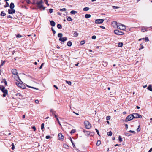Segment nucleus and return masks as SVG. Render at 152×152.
Here are the masks:
<instances>
[{"instance_id": "obj_1", "label": "nucleus", "mask_w": 152, "mask_h": 152, "mask_svg": "<svg viewBox=\"0 0 152 152\" xmlns=\"http://www.w3.org/2000/svg\"><path fill=\"white\" fill-rule=\"evenodd\" d=\"M12 74L15 75L14 77L16 81L18 82H19V80L21 82L23 83L21 81V80L19 78V77L17 75V70L15 69H13L12 70Z\"/></svg>"}, {"instance_id": "obj_2", "label": "nucleus", "mask_w": 152, "mask_h": 152, "mask_svg": "<svg viewBox=\"0 0 152 152\" xmlns=\"http://www.w3.org/2000/svg\"><path fill=\"white\" fill-rule=\"evenodd\" d=\"M43 3L42 0L39 2H37L36 3V4L37 5L38 7L40 9H42L43 10H44L45 9V7H44L43 5L42 4Z\"/></svg>"}, {"instance_id": "obj_3", "label": "nucleus", "mask_w": 152, "mask_h": 152, "mask_svg": "<svg viewBox=\"0 0 152 152\" xmlns=\"http://www.w3.org/2000/svg\"><path fill=\"white\" fill-rule=\"evenodd\" d=\"M132 115L133 116V118H142V116L141 115L137 113H134L132 114Z\"/></svg>"}, {"instance_id": "obj_4", "label": "nucleus", "mask_w": 152, "mask_h": 152, "mask_svg": "<svg viewBox=\"0 0 152 152\" xmlns=\"http://www.w3.org/2000/svg\"><path fill=\"white\" fill-rule=\"evenodd\" d=\"M84 124L86 129H89L91 128V125L88 121H85L84 122Z\"/></svg>"}, {"instance_id": "obj_5", "label": "nucleus", "mask_w": 152, "mask_h": 152, "mask_svg": "<svg viewBox=\"0 0 152 152\" xmlns=\"http://www.w3.org/2000/svg\"><path fill=\"white\" fill-rule=\"evenodd\" d=\"M117 28L120 30H124L126 29V27L124 25L119 23L117 25Z\"/></svg>"}, {"instance_id": "obj_6", "label": "nucleus", "mask_w": 152, "mask_h": 152, "mask_svg": "<svg viewBox=\"0 0 152 152\" xmlns=\"http://www.w3.org/2000/svg\"><path fill=\"white\" fill-rule=\"evenodd\" d=\"M114 33L117 35H121L124 34V33L118 29H116L114 31Z\"/></svg>"}, {"instance_id": "obj_7", "label": "nucleus", "mask_w": 152, "mask_h": 152, "mask_svg": "<svg viewBox=\"0 0 152 152\" xmlns=\"http://www.w3.org/2000/svg\"><path fill=\"white\" fill-rule=\"evenodd\" d=\"M133 119V116L132 114H130L125 119V121L126 122H128L129 121L132 120Z\"/></svg>"}, {"instance_id": "obj_8", "label": "nucleus", "mask_w": 152, "mask_h": 152, "mask_svg": "<svg viewBox=\"0 0 152 152\" xmlns=\"http://www.w3.org/2000/svg\"><path fill=\"white\" fill-rule=\"evenodd\" d=\"M104 21V20L103 19H97L95 20V22L96 24H101L103 23Z\"/></svg>"}, {"instance_id": "obj_9", "label": "nucleus", "mask_w": 152, "mask_h": 152, "mask_svg": "<svg viewBox=\"0 0 152 152\" xmlns=\"http://www.w3.org/2000/svg\"><path fill=\"white\" fill-rule=\"evenodd\" d=\"M2 91L3 93V97H5L6 95L8 94V91L7 89L5 88V89H4Z\"/></svg>"}, {"instance_id": "obj_10", "label": "nucleus", "mask_w": 152, "mask_h": 152, "mask_svg": "<svg viewBox=\"0 0 152 152\" xmlns=\"http://www.w3.org/2000/svg\"><path fill=\"white\" fill-rule=\"evenodd\" d=\"M15 10H13V9L11 10H8V13L9 14H12L13 13H15Z\"/></svg>"}, {"instance_id": "obj_11", "label": "nucleus", "mask_w": 152, "mask_h": 152, "mask_svg": "<svg viewBox=\"0 0 152 152\" xmlns=\"http://www.w3.org/2000/svg\"><path fill=\"white\" fill-rule=\"evenodd\" d=\"M67 39V38L66 37H62L61 38H60L59 39V40L60 41L64 42L66 41Z\"/></svg>"}, {"instance_id": "obj_12", "label": "nucleus", "mask_w": 152, "mask_h": 152, "mask_svg": "<svg viewBox=\"0 0 152 152\" xmlns=\"http://www.w3.org/2000/svg\"><path fill=\"white\" fill-rule=\"evenodd\" d=\"M58 137L60 140L63 139L64 138V136L61 133H59L58 134Z\"/></svg>"}, {"instance_id": "obj_13", "label": "nucleus", "mask_w": 152, "mask_h": 152, "mask_svg": "<svg viewBox=\"0 0 152 152\" xmlns=\"http://www.w3.org/2000/svg\"><path fill=\"white\" fill-rule=\"evenodd\" d=\"M72 32H74V33L73 34V37H77L79 35L78 33L77 32L72 31Z\"/></svg>"}, {"instance_id": "obj_14", "label": "nucleus", "mask_w": 152, "mask_h": 152, "mask_svg": "<svg viewBox=\"0 0 152 152\" xmlns=\"http://www.w3.org/2000/svg\"><path fill=\"white\" fill-rule=\"evenodd\" d=\"M83 132L85 133V135L88 136L90 135V133L89 131L83 130Z\"/></svg>"}, {"instance_id": "obj_15", "label": "nucleus", "mask_w": 152, "mask_h": 152, "mask_svg": "<svg viewBox=\"0 0 152 152\" xmlns=\"http://www.w3.org/2000/svg\"><path fill=\"white\" fill-rule=\"evenodd\" d=\"M16 84L19 87H20V88H24V87H22V84L21 83H18L17 82H16Z\"/></svg>"}, {"instance_id": "obj_16", "label": "nucleus", "mask_w": 152, "mask_h": 152, "mask_svg": "<svg viewBox=\"0 0 152 152\" xmlns=\"http://www.w3.org/2000/svg\"><path fill=\"white\" fill-rule=\"evenodd\" d=\"M50 25H51V26L53 27L55 26L56 25V23L54 21L52 20L50 21Z\"/></svg>"}, {"instance_id": "obj_17", "label": "nucleus", "mask_w": 152, "mask_h": 152, "mask_svg": "<svg viewBox=\"0 0 152 152\" xmlns=\"http://www.w3.org/2000/svg\"><path fill=\"white\" fill-rule=\"evenodd\" d=\"M10 8L11 9H13L15 7V5L14 3L12 2L10 3Z\"/></svg>"}, {"instance_id": "obj_18", "label": "nucleus", "mask_w": 152, "mask_h": 152, "mask_svg": "<svg viewBox=\"0 0 152 152\" xmlns=\"http://www.w3.org/2000/svg\"><path fill=\"white\" fill-rule=\"evenodd\" d=\"M66 20L68 21H72L73 20L70 17L66 16Z\"/></svg>"}, {"instance_id": "obj_19", "label": "nucleus", "mask_w": 152, "mask_h": 152, "mask_svg": "<svg viewBox=\"0 0 152 152\" xmlns=\"http://www.w3.org/2000/svg\"><path fill=\"white\" fill-rule=\"evenodd\" d=\"M112 24L113 25L114 27L116 25L117 26V25H118L117 22L115 21L113 22H112Z\"/></svg>"}, {"instance_id": "obj_20", "label": "nucleus", "mask_w": 152, "mask_h": 152, "mask_svg": "<svg viewBox=\"0 0 152 152\" xmlns=\"http://www.w3.org/2000/svg\"><path fill=\"white\" fill-rule=\"evenodd\" d=\"M67 45L68 46L70 47L72 46V43L71 41H69L67 42Z\"/></svg>"}, {"instance_id": "obj_21", "label": "nucleus", "mask_w": 152, "mask_h": 152, "mask_svg": "<svg viewBox=\"0 0 152 152\" xmlns=\"http://www.w3.org/2000/svg\"><path fill=\"white\" fill-rule=\"evenodd\" d=\"M147 89L150 91H152V86L151 85L149 86L147 88Z\"/></svg>"}, {"instance_id": "obj_22", "label": "nucleus", "mask_w": 152, "mask_h": 152, "mask_svg": "<svg viewBox=\"0 0 152 152\" xmlns=\"http://www.w3.org/2000/svg\"><path fill=\"white\" fill-rule=\"evenodd\" d=\"M123 45V43L121 42H120L118 43V46L119 47H122Z\"/></svg>"}, {"instance_id": "obj_23", "label": "nucleus", "mask_w": 152, "mask_h": 152, "mask_svg": "<svg viewBox=\"0 0 152 152\" xmlns=\"http://www.w3.org/2000/svg\"><path fill=\"white\" fill-rule=\"evenodd\" d=\"M6 15V14L4 12V11H2L0 14V16H4Z\"/></svg>"}, {"instance_id": "obj_24", "label": "nucleus", "mask_w": 152, "mask_h": 152, "mask_svg": "<svg viewBox=\"0 0 152 152\" xmlns=\"http://www.w3.org/2000/svg\"><path fill=\"white\" fill-rule=\"evenodd\" d=\"M91 15L90 14H86L85 15V17L86 18H90Z\"/></svg>"}, {"instance_id": "obj_25", "label": "nucleus", "mask_w": 152, "mask_h": 152, "mask_svg": "<svg viewBox=\"0 0 152 152\" xmlns=\"http://www.w3.org/2000/svg\"><path fill=\"white\" fill-rule=\"evenodd\" d=\"M147 31L145 27H143L141 29V31H142L144 32L145 31Z\"/></svg>"}, {"instance_id": "obj_26", "label": "nucleus", "mask_w": 152, "mask_h": 152, "mask_svg": "<svg viewBox=\"0 0 152 152\" xmlns=\"http://www.w3.org/2000/svg\"><path fill=\"white\" fill-rule=\"evenodd\" d=\"M5 87L2 86H0V90H1V91H2L4 89H5Z\"/></svg>"}, {"instance_id": "obj_27", "label": "nucleus", "mask_w": 152, "mask_h": 152, "mask_svg": "<svg viewBox=\"0 0 152 152\" xmlns=\"http://www.w3.org/2000/svg\"><path fill=\"white\" fill-rule=\"evenodd\" d=\"M77 13V12L74 11V10H72L70 12V13L72 14H75L76 13Z\"/></svg>"}, {"instance_id": "obj_28", "label": "nucleus", "mask_w": 152, "mask_h": 152, "mask_svg": "<svg viewBox=\"0 0 152 152\" xmlns=\"http://www.w3.org/2000/svg\"><path fill=\"white\" fill-rule=\"evenodd\" d=\"M63 36V34L61 33H58V37L60 38H61Z\"/></svg>"}, {"instance_id": "obj_29", "label": "nucleus", "mask_w": 152, "mask_h": 152, "mask_svg": "<svg viewBox=\"0 0 152 152\" xmlns=\"http://www.w3.org/2000/svg\"><path fill=\"white\" fill-rule=\"evenodd\" d=\"M89 10V8L88 7H86L83 9V10L84 11H87Z\"/></svg>"}, {"instance_id": "obj_30", "label": "nucleus", "mask_w": 152, "mask_h": 152, "mask_svg": "<svg viewBox=\"0 0 152 152\" xmlns=\"http://www.w3.org/2000/svg\"><path fill=\"white\" fill-rule=\"evenodd\" d=\"M101 143L100 140H98L96 142V145L97 146H99Z\"/></svg>"}, {"instance_id": "obj_31", "label": "nucleus", "mask_w": 152, "mask_h": 152, "mask_svg": "<svg viewBox=\"0 0 152 152\" xmlns=\"http://www.w3.org/2000/svg\"><path fill=\"white\" fill-rule=\"evenodd\" d=\"M57 27L59 29H61L62 28L61 25L59 24H57Z\"/></svg>"}, {"instance_id": "obj_32", "label": "nucleus", "mask_w": 152, "mask_h": 152, "mask_svg": "<svg viewBox=\"0 0 152 152\" xmlns=\"http://www.w3.org/2000/svg\"><path fill=\"white\" fill-rule=\"evenodd\" d=\"M112 132L111 131H110L107 132V135L109 136H111L112 135Z\"/></svg>"}, {"instance_id": "obj_33", "label": "nucleus", "mask_w": 152, "mask_h": 152, "mask_svg": "<svg viewBox=\"0 0 152 152\" xmlns=\"http://www.w3.org/2000/svg\"><path fill=\"white\" fill-rule=\"evenodd\" d=\"M85 43V41L84 40H82L80 42V44L81 45H83Z\"/></svg>"}, {"instance_id": "obj_34", "label": "nucleus", "mask_w": 152, "mask_h": 152, "mask_svg": "<svg viewBox=\"0 0 152 152\" xmlns=\"http://www.w3.org/2000/svg\"><path fill=\"white\" fill-rule=\"evenodd\" d=\"M44 123H42L41 126V129L43 131V129H44Z\"/></svg>"}, {"instance_id": "obj_35", "label": "nucleus", "mask_w": 152, "mask_h": 152, "mask_svg": "<svg viewBox=\"0 0 152 152\" xmlns=\"http://www.w3.org/2000/svg\"><path fill=\"white\" fill-rule=\"evenodd\" d=\"M118 140L120 142H121L122 141V139L121 137L120 136H119L118 137Z\"/></svg>"}, {"instance_id": "obj_36", "label": "nucleus", "mask_w": 152, "mask_h": 152, "mask_svg": "<svg viewBox=\"0 0 152 152\" xmlns=\"http://www.w3.org/2000/svg\"><path fill=\"white\" fill-rule=\"evenodd\" d=\"M9 6V4L7 2H6V5L4 6V7L6 8Z\"/></svg>"}, {"instance_id": "obj_37", "label": "nucleus", "mask_w": 152, "mask_h": 152, "mask_svg": "<svg viewBox=\"0 0 152 152\" xmlns=\"http://www.w3.org/2000/svg\"><path fill=\"white\" fill-rule=\"evenodd\" d=\"M124 134L126 136H130L131 135H132L131 134L129 133H125Z\"/></svg>"}, {"instance_id": "obj_38", "label": "nucleus", "mask_w": 152, "mask_h": 152, "mask_svg": "<svg viewBox=\"0 0 152 152\" xmlns=\"http://www.w3.org/2000/svg\"><path fill=\"white\" fill-rule=\"evenodd\" d=\"M51 29L53 33V34H55V33H56V31L54 30L53 28V27H51Z\"/></svg>"}, {"instance_id": "obj_39", "label": "nucleus", "mask_w": 152, "mask_h": 152, "mask_svg": "<svg viewBox=\"0 0 152 152\" xmlns=\"http://www.w3.org/2000/svg\"><path fill=\"white\" fill-rule=\"evenodd\" d=\"M76 131V130L75 129H72L70 132V133L71 134L74 133Z\"/></svg>"}, {"instance_id": "obj_40", "label": "nucleus", "mask_w": 152, "mask_h": 152, "mask_svg": "<svg viewBox=\"0 0 152 152\" xmlns=\"http://www.w3.org/2000/svg\"><path fill=\"white\" fill-rule=\"evenodd\" d=\"M66 9L65 8L61 9L60 10L61 11H66Z\"/></svg>"}, {"instance_id": "obj_41", "label": "nucleus", "mask_w": 152, "mask_h": 152, "mask_svg": "<svg viewBox=\"0 0 152 152\" xmlns=\"http://www.w3.org/2000/svg\"><path fill=\"white\" fill-rule=\"evenodd\" d=\"M112 8L113 9H118L120 8L119 7H118L116 6H112Z\"/></svg>"}, {"instance_id": "obj_42", "label": "nucleus", "mask_w": 152, "mask_h": 152, "mask_svg": "<svg viewBox=\"0 0 152 152\" xmlns=\"http://www.w3.org/2000/svg\"><path fill=\"white\" fill-rule=\"evenodd\" d=\"M63 146L64 147V148H69V146L68 145H66V144H64L63 145Z\"/></svg>"}, {"instance_id": "obj_43", "label": "nucleus", "mask_w": 152, "mask_h": 152, "mask_svg": "<svg viewBox=\"0 0 152 152\" xmlns=\"http://www.w3.org/2000/svg\"><path fill=\"white\" fill-rule=\"evenodd\" d=\"M95 130L96 131V132L98 135L100 136V135H99V130L96 128L95 129Z\"/></svg>"}, {"instance_id": "obj_44", "label": "nucleus", "mask_w": 152, "mask_h": 152, "mask_svg": "<svg viewBox=\"0 0 152 152\" xmlns=\"http://www.w3.org/2000/svg\"><path fill=\"white\" fill-rule=\"evenodd\" d=\"M66 82L68 85H69L70 86H71V85L72 83L70 81H66Z\"/></svg>"}, {"instance_id": "obj_45", "label": "nucleus", "mask_w": 152, "mask_h": 152, "mask_svg": "<svg viewBox=\"0 0 152 152\" xmlns=\"http://www.w3.org/2000/svg\"><path fill=\"white\" fill-rule=\"evenodd\" d=\"M56 120H57V122H58V123L59 124V125H60V126H61V123H60V122L59 121V119H58V118H57V119H56Z\"/></svg>"}, {"instance_id": "obj_46", "label": "nucleus", "mask_w": 152, "mask_h": 152, "mask_svg": "<svg viewBox=\"0 0 152 152\" xmlns=\"http://www.w3.org/2000/svg\"><path fill=\"white\" fill-rule=\"evenodd\" d=\"M49 11L50 13H52L53 12V9L50 8L49 10Z\"/></svg>"}, {"instance_id": "obj_47", "label": "nucleus", "mask_w": 152, "mask_h": 152, "mask_svg": "<svg viewBox=\"0 0 152 152\" xmlns=\"http://www.w3.org/2000/svg\"><path fill=\"white\" fill-rule=\"evenodd\" d=\"M90 135L91 136H93L94 134V133L93 132H90Z\"/></svg>"}, {"instance_id": "obj_48", "label": "nucleus", "mask_w": 152, "mask_h": 152, "mask_svg": "<svg viewBox=\"0 0 152 152\" xmlns=\"http://www.w3.org/2000/svg\"><path fill=\"white\" fill-rule=\"evenodd\" d=\"M137 132H139L140 130V125L138 126V128L137 129Z\"/></svg>"}, {"instance_id": "obj_49", "label": "nucleus", "mask_w": 152, "mask_h": 152, "mask_svg": "<svg viewBox=\"0 0 152 152\" xmlns=\"http://www.w3.org/2000/svg\"><path fill=\"white\" fill-rule=\"evenodd\" d=\"M110 118V116H108L106 117V119L107 120H109Z\"/></svg>"}, {"instance_id": "obj_50", "label": "nucleus", "mask_w": 152, "mask_h": 152, "mask_svg": "<svg viewBox=\"0 0 152 152\" xmlns=\"http://www.w3.org/2000/svg\"><path fill=\"white\" fill-rule=\"evenodd\" d=\"M27 86L28 87H29V88H32L34 89H36V90H38V88H34V87H33L30 86Z\"/></svg>"}, {"instance_id": "obj_51", "label": "nucleus", "mask_w": 152, "mask_h": 152, "mask_svg": "<svg viewBox=\"0 0 152 152\" xmlns=\"http://www.w3.org/2000/svg\"><path fill=\"white\" fill-rule=\"evenodd\" d=\"M27 86L28 87H29V88H32L34 89H36V90H38V88H34V87H33L30 86Z\"/></svg>"}, {"instance_id": "obj_52", "label": "nucleus", "mask_w": 152, "mask_h": 152, "mask_svg": "<svg viewBox=\"0 0 152 152\" xmlns=\"http://www.w3.org/2000/svg\"><path fill=\"white\" fill-rule=\"evenodd\" d=\"M96 36H95V35L93 36L92 37V39H96Z\"/></svg>"}, {"instance_id": "obj_53", "label": "nucleus", "mask_w": 152, "mask_h": 152, "mask_svg": "<svg viewBox=\"0 0 152 152\" xmlns=\"http://www.w3.org/2000/svg\"><path fill=\"white\" fill-rule=\"evenodd\" d=\"M7 18H13L10 15H7Z\"/></svg>"}, {"instance_id": "obj_54", "label": "nucleus", "mask_w": 152, "mask_h": 152, "mask_svg": "<svg viewBox=\"0 0 152 152\" xmlns=\"http://www.w3.org/2000/svg\"><path fill=\"white\" fill-rule=\"evenodd\" d=\"M50 112L52 113H54V112H56L55 111H54L53 110L51 109L50 110Z\"/></svg>"}, {"instance_id": "obj_55", "label": "nucleus", "mask_w": 152, "mask_h": 152, "mask_svg": "<svg viewBox=\"0 0 152 152\" xmlns=\"http://www.w3.org/2000/svg\"><path fill=\"white\" fill-rule=\"evenodd\" d=\"M16 37L20 38L21 37V36L19 34H18L16 35Z\"/></svg>"}, {"instance_id": "obj_56", "label": "nucleus", "mask_w": 152, "mask_h": 152, "mask_svg": "<svg viewBox=\"0 0 152 152\" xmlns=\"http://www.w3.org/2000/svg\"><path fill=\"white\" fill-rule=\"evenodd\" d=\"M124 124L125 125V129L126 130H127L128 128V125L127 124Z\"/></svg>"}, {"instance_id": "obj_57", "label": "nucleus", "mask_w": 152, "mask_h": 152, "mask_svg": "<svg viewBox=\"0 0 152 152\" xmlns=\"http://www.w3.org/2000/svg\"><path fill=\"white\" fill-rule=\"evenodd\" d=\"M45 4L47 5L48 6L49 5V4L48 3V1L47 0H44Z\"/></svg>"}, {"instance_id": "obj_58", "label": "nucleus", "mask_w": 152, "mask_h": 152, "mask_svg": "<svg viewBox=\"0 0 152 152\" xmlns=\"http://www.w3.org/2000/svg\"><path fill=\"white\" fill-rule=\"evenodd\" d=\"M14 148H15V147H14V144H13V143H12V150H14Z\"/></svg>"}, {"instance_id": "obj_59", "label": "nucleus", "mask_w": 152, "mask_h": 152, "mask_svg": "<svg viewBox=\"0 0 152 152\" xmlns=\"http://www.w3.org/2000/svg\"><path fill=\"white\" fill-rule=\"evenodd\" d=\"M145 41L146 42L148 41H149V39L148 37H146L144 38Z\"/></svg>"}, {"instance_id": "obj_60", "label": "nucleus", "mask_w": 152, "mask_h": 152, "mask_svg": "<svg viewBox=\"0 0 152 152\" xmlns=\"http://www.w3.org/2000/svg\"><path fill=\"white\" fill-rule=\"evenodd\" d=\"M4 83H5V85L6 86H7V82L6 81V80L5 79H4Z\"/></svg>"}, {"instance_id": "obj_61", "label": "nucleus", "mask_w": 152, "mask_h": 152, "mask_svg": "<svg viewBox=\"0 0 152 152\" xmlns=\"http://www.w3.org/2000/svg\"><path fill=\"white\" fill-rule=\"evenodd\" d=\"M129 132L132 133H135V132L134 131H132V130H130L129 131Z\"/></svg>"}, {"instance_id": "obj_62", "label": "nucleus", "mask_w": 152, "mask_h": 152, "mask_svg": "<svg viewBox=\"0 0 152 152\" xmlns=\"http://www.w3.org/2000/svg\"><path fill=\"white\" fill-rule=\"evenodd\" d=\"M26 1L28 4H30L31 3V1L30 0H27Z\"/></svg>"}, {"instance_id": "obj_63", "label": "nucleus", "mask_w": 152, "mask_h": 152, "mask_svg": "<svg viewBox=\"0 0 152 152\" xmlns=\"http://www.w3.org/2000/svg\"><path fill=\"white\" fill-rule=\"evenodd\" d=\"M32 129L34 130V131H36V127H35V126H32Z\"/></svg>"}, {"instance_id": "obj_64", "label": "nucleus", "mask_w": 152, "mask_h": 152, "mask_svg": "<svg viewBox=\"0 0 152 152\" xmlns=\"http://www.w3.org/2000/svg\"><path fill=\"white\" fill-rule=\"evenodd\" d=\"M50 137V136H46V138L47 139H49Z\"/></svg>"}]
</instances>
